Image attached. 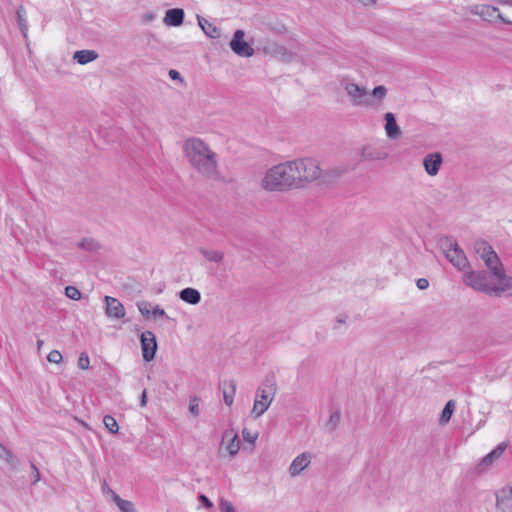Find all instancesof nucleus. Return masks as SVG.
I'll return each mask as SVG.
<instances>
[{"instance_id": "nucleus-31", "label": "nucleus", "mask_w": 512, "mask_h": 512, "mask_svg": "<svg viewBox=\"0 0 512 512\" xmlns=\"http://www.w3.org/2000/svg\"><path fill=\"white\" fill-rule=\"evenodd\" d=\"M105 428L112 434H116L119 431V425L116 419L111 415H105L103 418Z\"/></svg>"}, {"instance_id": "nucleus-17", "label": "nucleus", "mask_w": 512, "mask_h": 512, "mask_svg": "<svg viewBox=\"0 0 512 512\" xmlns=\"http://www.w3.org/2000/svg\"><path fill=\"white\" fill-rule=\"evenodd\" d=\"M384 130L386 133V136L391 140L398 139L402 132L399 127V125L396 122L395 115L392 112H386L384 114Z\"/></svg>"}, {"instance_id": "nucleus-37", "label": "nucleus", "mask_w": 512, "mask_h": 512, "mask_svg": "<svg viewBox=\"0 0 512 512\" xmlns=\"http://www.w3.org/2000/svg\"><path fill=\"white\" fill-rule=\"evenodd\" d=\"M90 359L86 353H81L78 359V367L83 370L89 369Z\"/></svg>"}, {"instance_id": "nucleus-27", "label": "nucleus", "mask_w": 512, "mask_h": 512, "mask_svg": "<svg viewBox=\"0 0 512 512\" xmlns=\"http://www.w3.org/2000/svg\"><path fill=\"white\" fill-rule=\"evenodd\" d=\"M113 494V502L120 512H135L134 504L131 501L122 499L117 493Z\"/></svg>"}, {"instance_id": "nucleus-10", "label": "nucleus", "mask_w": 512, "mask_h": 512, "mask_svg": "<svg viewBox=\"0 0 512 512\" xmlns=\"http://www.w3.org/2000/svg\"><path fill=\"white\" fill-rule=\"evenodd\" d=\"M313 455L311 452L304 451L298 454L290 463L287 472L291 478H296L304 473V471L311 465Z\"/></svg>"}, {"instance_id": "nucleus-6", "label": "nucleus", "mask_w": 512, "mask_h": 512, "mask_svg": "<svg viewBox=\"0 0 512 512\" xmlns=\"http://www.w3.org/2000/svg\"><path fill=\"white\" fill-rule=\"evenodd\" d=\"M441 248L446 259L458 270L462 272L470 271V263L463 249L453 238H445L441 241Z\"/></svg>"}, {"instance_id": "nucleus-26", "label": "nucleus", "mask_w": 512, "mask_h": 512, "mask_svg": "<svg viewBox=\"0 0 512 512\" xmlns=\"http://www.w3.org/2000/svg\"><path fill=\"white\" fill-rule=\"evenodd\" d=\"M456 408V402L454 400H449L446 405L444 406V409L442 410V413L440 415L439 422L440 424L444 425L447 424Z\"/></svg>"}, {"instance_id": "nucleus-5", "label": "nucleus", "mask_w": 512, "mask_h": 512, "mask_svg": "<svg viewBox=\"0 0 512 512\" xmlns=\"http://www.w3.org/2000/svg\"><path fill=\"white\" fill-rule=\"evenodd\" d=\"M260 186L267 192H288L294 190L288 161L269 167L260 180Z\"/></svg>"}, {"instance_id": "nucleus-49", "label": "nucleus", "mask_w": 512, "mask_h": 512, "mask_svg": "<svg viewBox=\"0 0 512 512\" xmlns=\"http://www.w3.org/2000/svg\"><path fill=\"white\" fill-rule=\"evenodd\" d=\"M501 5L512 6V0H496Z\"/></svg>"}, {"instance_id": "nucleus-18", "label": "nucleus", "mask_w": 512, "mask_h": 512, "mask_svg": "<svg viewBox=\"0 0 512 512\" xmlns=\"http://www.w3.org/2000/svg\"><path fill=\"white\" fill-rule=\"evenodd\" d=\"M184 11L179 8L169 9L165 13L164 24L167 26H180L183 23Z\"/></svg>"}, {"instance_id": "nucleus-45", "label": "nucleus", "mask_w": 512, "mask_h": 512, "mask_svg": "<svg viewBox=\"0 0 512 512\" xmlns=\"http://www.w3.org/2000/svg\"><path fill=\"white\" fill-rule=\"evenodd\" d=\"M169 77L173 80L179 79L182 81V78L180 76V73L177 70H170L169 71Z\"/></svg>"}, {"instance_id": "nucleus-36", "label": "nucleus", "mask_w": 512, "mask_h": 512, "mask_svg": "<svg viewBox=\"0 0 512 512\" xmlns=\"http://www.w3.org/2000/svg\"><path fill=\"white\" fill-rule=\"evenodd\" d=\"M62 359H63L62 354L58 350H52L47 356V360L50 363H54V364H59L62 361Z\"/></svg>"}, {"instance_id": "nucleus-44", "label": "nucleus", "mask_w": 512, "mask_h": 512, "mask_svg": "<svg viewBox=\"0 0 512 512\" xmlns=\"http://www.w3.org/2000/svg\"><path fill=\"white\" fill-rule=\"evenodd\" d=\"M102 491L103 493L107 496V497H110L111 500L113 501V494L112 493H116L115 491H113L110 487H108L107 485H105L103 488H102Z\"/></svg>"}, {"instance_id": "nucleus-16", "label": "nucleus", "mask_w": 512, "mask_h": 512, "mask_svg": "<svg viewBox=\"0 0 512 512\" xmlns=\"http://www.w3.org/2000/svg\"><path fill=\"white\" fill-rule=\"evenodd\" d=\"M106 308L105 312L107 317L114 319H122L125 316V308L123 304L116 298L105 297Z\"/></svg>"}, {"instance_id": "nucleus-24", "label": "nucleus", "mask_w": 512, "mask_h": 512, "mask_svg": "<svg viewBox=\"0 0 512 512\" xmlns=\"http://www.w3.org/2000/svg\"><path fill=\"white\" fill-rule=\"evenodd\" d=\"M474 251L481 259H484L490 255V253L494 252L492 246L484 240H477L474 243Z\"/></svg>"}, {"instance_id": "nucleus-34", "label": "nucleus", "mask_w": 512, "mask_h": 512, "mask_svg": "<svg viewBox=\"0 0 512 512\" xmlns=\"http://www.w3.org/2000/svg\"><path fill=\"white\" fill-rule=\"evenodd\" d=\"M242 437H243L244 441L254 445L258 438V433L252 432L251 430L244 428L242 430Z\"/></svg>"}, {"instance_id": "nucleus-9", "label": "nucleus", "mask_w": 512, "mask_h": 512, "mask_svg": "<svg viewBox=\"0 0 512 512\" xmlns=\"http://www.w3.org/2000/svg\"><path fill=\"white\" fill-rule=\"evenodd\" d=\"M240 447V439L238 437V434L234 430L228 429L223 432L219 448L220 455L234 457L238 454Z\"/></svg>"}, {"instance_id": "nucleus-1", "label": "nucleus", "mask_w": 512, "mask_h": 512, "mask_svg": "<svg viewBox=\"0 0 512 512\" xmlns=\"http://www.w3.org/2000/svg\"><path fill=\"white\" fill-rule=\"evenodd\" d=\"M182 152L190 167L201 177L221 179L219 155L204 139L192 136L183 141Z\"/></svg>"}, {"instance_id": "nucleus-2", "label": "nucleus", "mask_w": 512, "mask_h": 512, "mask_svg": "<svg viewBox=\"0 0 512 512\" xmlns=\"http://www.w3.org/2000/svg\"><path fill=\"white\" fill-rule=\"evenodd\" d=\"M463 283L489 296H512V276H508L505 270L492 280H488L486 271L470 270L464 273Z\"/></svg>"}, {"instance_id": "nucleus-47", "label": "nucleus", "mask_w": 512, "mask_h": 512, "mask_svg": "<svg viewBox=\"0 0 512 512\" xmlns=\"http://www.w3.org/2000/svg\"><path fill=\"white\" fill-rule=\"evenodd\" d=\"M146 404H147V394H146V391L144 390L141 395L140 405H141V407H145Z\"/></svg>"}, {"instance_id": "nucleus-15", "label": "nucleus", "mask_w": 512, "mask_h": 512, "mask_svg": "<svg viewBox=\"0 0 512 512\" xmlns=\"http://www.w3.org/2000/svg\"><path fill=\"white\" fill-rule=\"evenodd\" d=\"M482 260L488 269V272H486L488 274V280L496 278L505 270L495 251Z\"/></svg>"}, {"instance_id": "nucleus-3", "label": "nucleus", "mask_w": 512, "mask_h": 512, "mask_svg": "<svg viewBox=\"0 0 512 512\" xmlns=\"http://www.w3.org/2000/svg\"><path fill=\"white\" fill-rule=\"evenodd\" d=\"M288 163L294 190L304 189L323 176L320 162L314 157H300Z\"/></svg>"}, {"instance_id": "nucleus-25", "label": "nucleus", "mask_w": 512, "mask_h": 512, "mask_svg": "<svg viewBox=\"0 0 512 512\" xmlns=\"http://www.w3.org/2000/svg\"><path fill=\"white\" fill-rule=\"evenodd\" d=\"M0 459L6 461L12 468H17L19 465L18 458L4 445L0 443Z\"/></svg>"}, {"instance_id": "nucleus-21", "label": "nucleus", "mask_w": 512, "mask_h": 512, "mask_svg": "<svg viewBox=\"0 0 512 512\" xmlns=\"http://www.w3.org/2000/svg\"><path fill=\"white\" fill-rule=\"evenodd\" d=\"M98 58L95 50H78L74 53L73 59L80 65H86Z\"/></svg>"}, {"instance_id": "nucleus-4", "label": "nucleus", "mask_w": 512, "mask_h": 512, "mask_svg": "<svg viewBox=\"0 0 512 512\" xmlns=\"http://www.w3.org/2000/svg\"><path fill=\"white\" fill-rule=\"evenodd\" d=\"M342 86L354 106L365 108H379L388 93L384 85H378L372 91L352 81H344Z\"/></svg>"}, {"instance_id": "nucleus-13", "label": "nucleus", "mask_w": 512, "mask_h": 512, "mask_svg": "<svg viewBox=\"0 0 512 512\" xmlns=\"http://www.w3.org/2000/svg\"><path fill=\"white\" fill-rule=\"evenodd\" d=\"M495 512H512V482L497 492Z\"/></svg>"}, {"instance_id": "nucleus-12", "label": "nucleus", "mask_w": 512, "mask_h": 512, "mask_svg": "<svg viewBox=\"0 0 512 512\" xmlns=\"http://www.w3.org/2000/svg\"><path fill=\"white\" fill-rule=\"evenodd\" d=\"M143 359L147 362L154 359L157 351L156 336L152 331H144L140 336Z\"/></svg>"}, {"instance_id": "nucleus-42", "label": "nucleus", "mask_w": 512, "mask_h": 512, "mask_svg": "<svg viewBox=\"0 0 512 512\" xmlns=\"http://www.w3.org/2000/svg\"><path fill=\"white\" fill-rule=\"evenodd\" d=\"M198 499L206 508L210 509L213 507V503L205 495H200Z\"/></svg>"}, {"instance_id": "nucleus-51", "label": "nucleus", "mask_w": 512, "mask_h": 512, "mask_svg": "<svg viewBox=\"0 0 512 512\" xmlns=\"http://www.w3.org/2000/svg\"><path fill=\"white\" fill-rule=\"evenodd\" d=\"M42 343H43V342H42L41 340H39V341L37 342L38 347H40V346L42 345Z\"/></svg>"}, {"instance_id": "nucleus-40", "label": "nucleus", "mask_w": 512, "mask_h": 512, "mask_svg": "<svg viewBox=\"0 0 512 512\" xmlns=\"http://www.w3.org/2000/svg\"><path fill=\"white\" fill-rule=\"evenodd\" d=\"M340 421V414L339 412H334L330 415L328 425L330 426V429H335Z\"/></svg>"}, {"instance_id": "nucleus-29", "label": "nucleus", "mask_w": 512, "mask_h": 512, "mask_svg": "<svg viewBox=\"0 0 512 512\" xmlns=\"http://www.w3.org/2000/svg\"><path fill=\"white\" fill-rule=\"evenodd\" d=\"M17 20H18V24H19V27H20V30H21L23 36L27 37L28 22H27V17H26V10L24 9L23 6H20L17 9Z\"/></svg>"}, {"instance_id": "nucleus-46", "label": "nucleus", "mask_w": 512, "mask_h": 512, "mask_svg": "<svg viewBox=\"0 0 512 512\" xmlns=\"http://www.w3.org/2000/svg\"><path fill=\"white\" fill-rule=\"evenodd\" d=\"M32 469L34 471L33 483H36V482L40 481V473L34 464H32Z\"/></svg>"}, {"instance_id": "nucleus-32", "label": "nucleus", "mask_w": 512, "mask_h": 512, "mask_svg": "<svg viewBox=\"0 0 512 512\" xmlns=\"http://www.w3.org/2000/svg\"><path fill=\"white\" fill-rule=\"evenodd\" d=\"M363 158L366 160H383L386 159L387 154L383 152H373L368 149L363 150Z\"/></svg>"}, {"instance_id": "nucleus-39", "label": "nucleus", "mask_w": 512, "mask_h": 512, "mask_svg": "<svg viewBox=\"0 0 512 512\" xmlns=\"http://www.w3.org/2000/svg\"><path fill=\"white\" fill-rule=\"evenodd\" d=\"M79 246L89 251H93L98 247V244L92 239H84L81 241Z\"/></svg>"}, {"instance_id": "nucleus-11", "label": "nucleus", "mask_w": 512, "mask_h": 512, "mask_svg": "<svg viewBox=\"0 0 512 512\" xmlns=\"http://www.w3.org/2000/svg\"><path fill=\"white\" fill-rule=\"evenodd\" d=\"M245 33L243 30H236L230 41L231 50L240 57H251L254 55V49L244 40Z\"/></svg>"}, {"instance_id": "nucleus-43", "label": "nucleus", "mask_w": 512, "mask_h": 512, "mask_svg": "<svg viewBox=\"0 0 512 512\" xmlns=\"http://www.w3.org/2000/svg\"><path fill=\"white\" fill-rule=\"evenodd\" d=\"M417 287L420 289V290H424L426 288H428L429 286V281L425 278H420L417 280Z\"/></svg>"}, {"instance_id": "nucleus-28", "label": "nucleus", "mask_w": 512, "mask_h": 512, "mask_svg": "<svg viewBox=\"0 0 512 512\" xmlns=\"http://www.w3.org/2000/svg\"><path fill=\"white\" fill-rule=\"evenodd\" d=\"M188 412L191 418L196 419L199 417L200 411V398L197 395H191L188 401Z\"/></svg>"}, {"instance_id": "nucleus-50", "label": "nucleus", "mask_w": 512, "mask_h": 512, "mask_svg": "<svg viewBox=\"0 0 512 512\" xmlns=\"http://www.w3.org/2000/svg\"><path fill=\"white\" fill-rule=\"evenodd\" d=\"M337 323H339V324H344V323H345V319H343V318H338V319H337Z\"/></svg>"}, {"instance_id": "nucleus-14", "label": "nucleus", "mask_w": 512, "mask_h": 512, "mask_svg": "<svg viewBox=\"0 0 512 512\" xmlns=\"http://www.w3.org/2000/svg\"><path fill=\"white\" fill-rule=\"evenodd\" d=\"M443 164V157L439 152H432L423 158V167L427 175L435 177L438 175Z\"/></svg>"}, {"instance_id": "nucleus-7", "label": "nucleus", "mask_w": 512, "mask_h": 512, "mask_svg": "<svg viewBox=\"0 0 512 512\" xmlns=\"http://www.w3.org/2000/svg\"><path fill=\"white\" fill-rule=\"evenodd\" d=\"M274 395L275 387L273 385H265L258 388L252 408V413L256 418L262 416L267 411L274 399Z\"/></svg>"}, {"instance_id": "nucleus-35", "label": "nucleus", "mask_w": 512, "mask_h": 512, "mask_svg": "<svg viewBox=\"0 0 512 512\" xmlns=\"http://www.w3.org/2000/svg\"><path fill=\"white\" fill-rule=\"evenodd\" d=\"M65 295L72 300H79L81 298V292L74 286H67L65 288Z\"/></svg>"}, {"instance_id": "nucleus-38", "label": "nucleus", "mask_w": 512, "mask_h": 512, "mask_svg": "<svg viewBox=\"0 0 512 512\" xmlns=\"http://www.w3.org/2000/svg\"><path fill=\"white\" fill-rule=\"evenodd\" d=\"M219 508H220L221 512H235V508H234L233 504L229 500H226V499L220 500Z\"/></svg>"}, {"instance_id": "nucleus-19", "label": "nucleus", "mask_w": 512, "mask_h": 512, "mask_svg": "<svg viewBox=\"0 0 512 512\" xmlns=\"http://www.w3.org/2000/svg\"><path fill=\"white\" fill-rule=\"evenodd\" d=\"M506 444L500 443L495 449L482 458L480 466L484 469L491 466L493 462L501 457L506 449Z\"/></svg>"}, {"instance_id": "nucleus-8", "label": "nucleus", "mask_w": 512, "mask_h": 512, "mask_svg": "<svg viewBox=\"0 0 512 512\" xmlns=\"http://www.w3.org/2000/svg\"><path fill=\"white\" fill-rule=\"evenodd\" d=\"M472 14L479 16L484 21L496 22L501 21L505 24H511L512 22L506 19L500 12L499 8L487 4H475L469 7Z\"/></svg>"}, {"instance_id": "nucleus-48", "label": "nucleus", "mask_w": 512, "mask_h": 512, "mask_svg": "<svg viewBox=\"0 0 512 512\" xmlns=\"http://www.w3.org/2000/svg\"><path fill=\"white\" fill-rule=\"evenodd\" d=\"M155 19L154 13H147L144 15L145 22H152Z\"/></svg>"}, {"instance_id": "nucleus-22", "label": "nucleus", "mask_w": 512, "mask_h": 512, "mask_svg": "<svg viewBox=\"0 0 512 512\" xmlns=\"http://www.w3.org/2000/svg\"><path fill=\"white\" fill-rule=\"evenodd\" d=\"M236 393V383L233 380L224 382L223 386V399L227 406H231L234 402Z\"/></svg>"}, {"instance_id": "nucleus-41", "label": "nucleus", "mask_w": 512, "mask_h": 512, "mask_svg": "<svg viewBox=\"0 0 512 512\" xmlns=\"http://www.w3.org/2000/svg\"><path fill=\"white\" fill-rule=\"evenodd\" d=\"M154 318H158V317H166V312L164 311V309H162L160 306L156 305L152 308V313Z\"/></svg>"}, {"instance_id": "nucleus-23", "label": "nucleus", "mask_w": 512, "mask_h": 512, "mask_svg": "<svg viewBox=\"0 0 512 512\" xmlns=\"http://www.w3.org/2000/svg\"><path fill=\"white\" fill-rule=\"evenodd\" d=\"M198 24L208 37L218 38L220 36V29L208 20L198 17Z\"/></svg>"}, {"instance_id": "nucleus-20", "label": "nucleus", "mask_w": 512, "mask_h": 512, "mask_svg": "<svg viewBox=\"0 0 512 512\" xmlns=\"http://www.w3.org/2000/svg\"><path fill=\"white\" fill-rule=\"evenodd\" d=\"M179 298L185 303L197 305L201 301V294L195 288H184L179 293Z\"/></svg>"}, {"instance_id": "nucleus-30", "label": "nucleus", "mask_w": 512, "mask_h": 512, "mask_svg": "<svg viewBox=\"0 0 512 512\" xmlns=\"http://www.w3.org/2000/svg\"><path fill=\"white\" fill-rule=\"evenodd\" d=\"M201 254L208 261L215 262V263L221 262L224 257V255L221 251L212 250V249H203V250H201Z\"/></svg>"}, {"instance_id": "nucleus-33", "label": "nucleus", "mask_w": 512, "mask_h": 512, "mask_svg": "<svg viewBox=\"0 0 512 512\" xmlns=\"http://www.w3.org/2000/svg\"><path fill=\"white\" fill-rule=\"evenodd\" d=\"M137 307H138V310L139 312L144 316V317H149V315L152 313V304L148 301H139L137 303Z\"/></svg>"}]
</instances>
